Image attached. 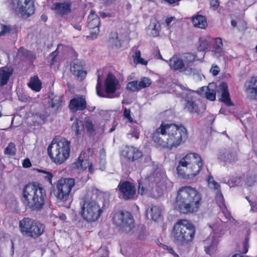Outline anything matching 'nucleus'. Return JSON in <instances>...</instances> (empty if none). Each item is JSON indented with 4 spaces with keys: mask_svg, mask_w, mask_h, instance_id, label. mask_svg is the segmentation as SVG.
<instances>
[{
    "mask_svg": "<svg viewBox=\"0 0 257 257\" xmlns=\"http://www.w3.org/2000/svg\"><path fill=\"white\" fill-rule=\"evenodd\" d=\"M154 142L164 148H177L188 139L187 129L182 125L162 123L152 135Z\"/></svg>",
    "mask_w": 257,
    "mask_h": 257,
    "instance_id": "nucleus-1",
    "label": "nucleus"
},
{
    "mask_svg": "<svg viewBox=\"0 0 257 257\" xmlns=\"http://www.w3.org/2000/svg\"><path fill=\"white\" fill-rule=\"evenodd\" d=\"M202 203L201 194L195 188L185 186L180 188L177 191L175 207L181 213L197 212Z\"/></svg>",
    "mask_w": 257,
    "mask_h": 257,
    "instance_id": "nucleus-2",
    "label": "nucleus"
},
{
    "mask_svg": "<svg viewBox=\"0 0 257 257\" xmlns=\"http://www.w3.org/2000/svg\"><path fill=\"white\" fill-rule=\"evenodd\" d=\"M46 198L45 189L37 182L29 183L23 188V202L27 207L33 210L41 209L45 203Z\"/></svg>",
    "mask_w": 257,
    "mask_h": 257,
    "instance_id": "nucleus-3",
    "label": "nucleus"
},
{
    "mask_svg": "<svg viewBox=\"0 0 257 257\" xmlns=\"http://www.w3.org/2000/svg\"><path fill=\"white\" fill-rule=\"evenodd\" d=\"M203 165V161L199 154L190 153L179 161L177 173L184 179L191 178L200 172Z\"/></svg>",
    "mask_w": 257,
    "mask_h": 257,
    "instance_id": "nucleus-4",
    "label": "nucleus"
},
{
    "mask_svg": "<svg viewBox=\"0 0 257 257\" xmlns=\"http://www.w3.org/2000/svg\"><path fill=\"white\" fill-rule=\"evenodd\" d=\"M195 233L194 226L186 219L178 221L174 226L172 236L174 242L182 245L191 241Z\"/></svg>",
    "mask_w": 257,
    "mask_h": 257,
    "instance_id": "nucleus-5",
    "label": "nucleus"
},
{
    "mask_svg": "<svg viewBox=\"0 0 257 257\" xmlns=\"http://www.w3.org/2000/svg\"><path fill=\"white\" fill-rule=\"evenodd\" d=\"M48 154L51 160L57 165L64 163L70 153V142L65 139L56 142L54 140L48 146Z\"/></svg>",
    "mask_w": 257,
    "mask_h": 257,
    "instance_id": "nucleus-6",
    "label": "nucleus"
},
{
    "mask_svg": "<svg viewBox=\"0 0 257 257\" xmlns=\"http://www.w3.org/2000/svg\"><path fill=\"white\" fill-rule=\"evenodd\" d=\"M75 185V180L73 178H61L56 184V196L58 200L65 203L64 206L67 208L70 207L71 198L70 192Z\"/></svg>",
    "mask_w": 257,
    "mask_h": 257,
    "instance_id": "nucleus-7",
    "label": "nucleus"
},
{
    "mask_svg": "<svg viewBox=\"0 0 257 257\" xmlns=\"http://www.w3.org/2000/svg\"><path fill=\"white\" fill-rule=\"evenodd\" d=\"M176 95L185 100L184 109L191 113H198L199 108L196 102L195 92L181 84L176 83Z\"/></svg>",
    "mask_w": 257,
    "mask_h": 257,
    "instance_id": "nucleus-8",
    "label": "nucleus"
},
{
    "mask_svg": "<svg viewBox=\"0 0 257 257\" xmlns=\"http://www.w3.org/2000/svg\"><path fill=\"white\" fill-rule=\"evenodd\" d=\"M81 215L85 220L93 222L100 217L101 210L96 201L86 198L81 203Z\"/></svg>",
    "mask_w": 257,
    "mask_h": 257,
    "instance_id": "nucleus-9",
    "label": "nucleus"
},
{
    "mask_svg": "<svg viewBox=\"0 0 257 257\" xmlns=\"http://www.w3.org/2000/svg\"><path fill=\"white\" fill-rule=\"evenodd\" d=\"M19 227L23 234L33 238L40 236L45 229L44 224L29 218H24L21 220Z\"/></svg>",
    "mask_w": 257,
    "mask_h": 257,
    "instance_id": "nucleus-10",
    "label": "nucleus"
},
{
    "mask_svg": "<svg viewBox=\"0 0 257 257\" xmlns=\"http://www.w3.org/2000/svg\"><path fill=\"white\" fill-rule=\"evenodd\" d=\"M114 223L119 227V231L124 233H129L135 227L133 216L127 211H120L115 214Z\"/></svg>",
    "mask_w": 257,
    "mask_h": 257,
    "instance_id": "nucleus-11",
    "label": "nucleus"
},
{
    "mask_svg": "<svg viewBox=\"0 0 257 257\" xmlns=\"http://www.w3.org/2000/svg\"><path fill=\"white\" fill-rule=\"evenodd\" d=\"M13 9L18 15L24 19H27L35 12L33 0H12Z\"/></svg>",
    "mask_w": 257,
    "mask_h": 257,
    "instance_id": "nucleus-12",
    "label": "nucleus"
},
{
    "mask_svg": "<svg viewBox=\"0 0 257 257\" xmlns=\"http://www.w3.org/2000/svg\"><path fill=\"white\" fill-rule=\"evenodd\" d=\"M117 188L120 193V196L125 200L133 199L136 193V189L134 184L127 181L120 182Z\"/></svg>",
    "mask_w": 257,
    "mask_h": 257,
    "instance_id": "nucleus-13",
    "label": "nucleus"
},
{
    "mask_svg": "<svg viewBox=\"0 0 257 257\" xmlns=\"http://www.w3.org/2000/svg\"><path fill=\"white\" fill-rule=\"evenodd\" d=\"M184 64L185 68L182 70V72L186 75H194L199 73V71L195 68L191 67V64L196 60L197 56L195 54L190 53H186L181 56Z\"/></svg>",
    "mask_w": 257,
    "mask_h": 257,
    "instance_id": "nucleus-14",
    "label": "nucleus"
},
{
    "mask_svg": "<svg viewBox=\"0 0 257 257\" xmlns=\"http://www.w3.org/2000/svg\"><path fill=\"white\" fill-rule=\"evenodd\" d=\"M100 21L98 15L91 10L87 19V27L91 30L92 38H95L99 33Z\"/></svg>",
    "mask_w": 257,
    "mask_h": 257,
    "instance_id": "nucleus-15",
    "label": "nucleus"
},
{
    "mask_svg": "<svg viewBox=\"0 0 257 257\" xmlns=\"http://www.w3.org/2000/svg\"><path fill=\"white\" fill-rule=\"evenodd\" d=\"M121 155L127 161L131 162H134L143 157L142 152L133 146H125L121 151Z\"/></svg>",
    "mask_w": 257,
    "mask_h": 257,
    "instance_id": "nucleus-16",
    "label": "nucleus"
},
{
    "mask_svg": "<svg viewBox=\"0 0 257 257\" xmlns=\"http://www.w3.org/2000/svg\"><path fill=\"white\" fill-rule=\"evenodd\" d=\"M120 87V85L118 80L113 74L109 73L105 81L106 92L108 94H112L119 89Z\"/></svg>",
    "mask_w": 257,
    "mask_h": 257,
    "instance_id": "nucleus-17",
    "label": "nucleus"
},
{
    "mask_svg": "<svg viewBox=\"0 0 257 257\" xmlns=\"http://www.w3.org/2000/svg\"><path fill=\"white\" fill-rule=\"evenodd\" d=\"M245 92L250 100L257 101V77H252L245 84Z\"/></svg>",
    "mask_w": 257,
    "mask_h": 257,
    "instance_id": "nucleus-18",
    "label": "nucleus"
},
{
    "mask_svg": "<svg viewBox=\"0 0 257 257\" xmlns=\"http://www.w3.org/2000/svg\"><path fill=\"white\" fill-rule=\"evenodd\" d=\"M207 181L209 187L211 189H213L216 191L215 199L218 205L220 207L225 206L223 197L220 189V185L215 181L211 176L208 177Z\"/></svg>",
    "mask_w": 257,
    "mask_h": 257,
    "instance_id": "nucleus-19",
    "label": "nucleus"
},
{
    "mask_svg": "<svg viewBox=\"0 0 257 257\" xmlns=\"http://www.w3.org/2000/svg\"><path fill=\"white\" fill-rule=\"evenodd\" d=\"M86 101L83 96H77L70 100L69 107L73 112L83 110L86 108Z\"/></svg>",
    "mask_w": 257,
    "mask_h": 257,
    "instance_id": "nucleus-20",
    "label": "nucleus"
},
{
    "mask_svg": "<svg viewBox=\"0 0 257 257\" xmlns=\"http://www.w3.org/2000/svg\"><path fill=\"white\" fill-rule=\"evenodd\" d=\"M218 242V239L214 235H210L204 240L203 243L206 253L209 255L213 253L216 250Z\"/></svg>",
    "mask_w": 257,
    "mask_h": 257,
    "instance_id": "nucleus-21",
    "label": "nucleus"
},
{
    "mask_svg": "<svg viewBox=\"0 0 257 257\" xmlns=\"http://www.w3.org/2000/svg\"><path fill=\"white\" fill-rule=\"evenodd\" d=\"M218 91L221 94L220 100L227 106L233 105L230 98L227 84L224 82H221L218 86Z\"/></svg>",
    "mask_w": 257,
    "mask_h": 257,
    "instance_id": "nucleus-22",
    "label": "nucleus"
},
{
    "mask_svg": "<svg viewBox=\"0 0 257 257\" xmlns=\"http://www.w3.org/2000/svg\"><path fill=\"white\" fill-rule=\"evenodd\" d=\"M83 65V62L77 60L73 62L70 67L71 72L76 75L80 81H82L86 75V72L82 70Z\"/></svg>",
    "mask_w": 257,
    "mask_h": 257,
    "instance_id": "nucleus-23",
    "label": "nucleus"
},
{
    "mask_svg": "<svg viewBox=\"0 0 257 257\" xmlns=\"http://www.w3.org/2000/svg\"><path fill=\"white\" fill-rule=\"evenodd\" d=\"M171 69L174 70H182L185 68V64L181 56L175 55L168 62Z\"/></svg>",
    "mask_w": 257,
    "mask_h": 257,
    "instance_id": "nucleus-24",
    "label": "nucleus"
},
{
    "mask_svg": "<svg viewBox=\"0 0 257 257\" xmlns=\"http://www.w3.org/2000/svg\"><path fill=\"white\" fill-rule=\"evenodd\" d=\"M218 157L221 161L227 163H232L237 160L236 152L230 150H221Z\"/></svg>",
    "mask_w": 257,
    "mask_h": 257,
    "instance_id": "nucleus-25",
    "label": "nucleus"
},
{
    "mask_svg": "<svg viewBox=\"0 0 257 257\" xmlns=\"http://www.w3.org/2000/svg\"><path fill=\"white\" fill-rule=\"evenodd\" d=\"M166 178L165 173L163 171L156 170L145 179V182L150 181L152 183L157 184L164 181Z\"/></svg>",
    "mask_w": 257,
    "mask_h": 257,
    "instance_id": "nucleus-26",
    "label": "nucleus"
},
{
    "mask_svg": "<svg viewBox=\"0 0 257 257\" xmlns=\"http://www.w3.org/2000/svg\"><path fill=\"white\" fill-rule=\"evenodd\" d=\"M49 103L54 110H58L62 106V97L60 95H55L53 92L49 94Z\"/></svg>",
    "mask_w": 257,
    "mask_h": 257,
    "instance_id": "nucleus-27",
    "label": "nucleus"
},
{
    "mask_svg": "<svg viewBox=\"0 0 257 257\" xmlns=\"http://www.w3.org/2000/svg\"><path fill=\"white\" fill-rule=\"evenodd\" d=\"M13 69L8 67L0 68V85L4 86L7 84L10 77L13 74Z\"/></svg>",
    "mask_w": 257,
    "mask_h": 257,
    "instance_id": "nucleus-28",
    "label": "nucleus"
},
{
    "mask_svg": "<svg viewBox=\"0 0 257 257\" xmlns=\"http://www.w3.org/2000/svg\"><path fill=\"white\" fill-rule=\"evenodd\" d=\"M90 162L88 159H83L81 156H79L77 161L72 164L71 167L73 169L84 171L90 165Z\"/></svg>",
    "mask_w": 257,
    "mask_h": 257,
    "instance_id": "nucleus-29",
    "label": "nucleus"
},
{
    "mask_svg": "<svg viewBox=\"0 0 257 257\" xmlns=\"http://www.w3.org/2000/svg\"><path fill=\"white\" fill-rule=\"evenodd\" d=\"M147 216L154 221H158L162 218L161 209L160 207L154 206L146 210Z\"/></svg>",
    "mask_w": 257,
    "mask_h": 257,
    "instance_id": "nucleus-30",
    "label": "nucleus"
},
{
    "mask_svg": "<svg viewBox=\"0 0 257 257\" xmlns=\"http://www.w3.org/2000/svg\"><path fill=\"white\" fill-rule=\"evenodd\" d=\"M215 86L214 83H210L207 87H201L199 91H204L206 98L210 100L213 101L216 98V93L213 90Z\"/></svg>",
    "mask_w": 257,
    "mask_h": 257,
    "instance_id": "nucleus-31",
    "label": "nucleus"
},
{
    "mask_svg": "<svg viewBox=\"0 0 257 257\" xmlns=\"http://www.w3.org/2000/svg\"><path fill=\"white\" fill-rule=\"evenodd\" d=\"M192 21L194 27L200 29H205L207 26L206 19L202 15H199L193 17Z\"/></svg>",
    "mask_w": 257,
    "mask_h": 257,
    "instance_id": "nucleus-32",
    "label": "nucleus"
},
{
    "mask_svg": "<svg viewBox=\"0 0 257 257\" xmlns=\"http://www.w3.org/2000/svg\"><path fill=\"white\" fill-rule=\"evenodd\" d=\"M55 10L58 15L63 16L70 12V5L68 3H59L55 6Z\"/></svg>",
    "mask_w": 257,
    "mask_h": 257,
    "instance_id": "nucleus-33",
    "label": "nucleus"
},
{
    "mask_svg": "<svg viewBox=\"0 0 257 257\" xmlns=\"http://www.w3.org/2000/svg\"><path fill=\"white\" fill-rule=\"evenodd\" d=\"M71 129L75 132L76 136H78L84 130L83 122L82 121L76 119L72 124Z\"/></svg>",
    "mask_w": 257,
    "mask_h": 257,
    "instance_id": "nucleus-34",
    "label": "nucleus"
},
{
    "mask_svg": "<svg viewBox=\"0 0 257 257\" xmlns=\"http://www.w3.org/2000/svg\"><path fill=\"white\" fill-rule=\"evenodd\" d=\"M29 86L32 90L38 92L41 89V82L38 77H34L31 79Z\"/></svg>",
    "mask_w": 257,
    "mask_h": 257,
    "instance_id": "nucleus-35",
    "label": "nucleus"
},
{
    "mask_svg": "<svg viewBox=\"0 0 257 257\" xmlns=\"http://www.w3.org/2000/svg\"><path fill=\"white\" fill-rule=\"evenodd\" d=\"M160 25L156 21L152 22L149 26V30H151L150 35L153 37L157 36L159 34Z\"/></svg>",
    "mask_w": 257,
    "mask_h": 257,
    "instance_id": "nucleus-36",
    "label": "nucleus"
},
{
    "mask_svg": "<svg viewBox=\"0 0 257 257\" xmlns=\"http://www.w3.org/2000/svg\"><path fill=\"white\" fill-rule=\"evenodd\" d=\"M84 130L85 129L90 135L95 134V129L92 121L88 118H85L83 122Z\"/></svg>",
    "mask_w": 257,
    "mask_h": 257,
    "instance_id": "nucleus-37",
    "label": "nucleus"
},
{
    "mask_svg": "<svg viewBox=\"0 0 257 257\" xmlns=\"http://www.w3.org/2000/svg\"><path fill=\"white\" fill-rule=\"evenodd\" d=\"M213 56L219 60L225 61V51L222 48H213L212 50Z\"/></svg>",
    "mask_w": 257,
    "mask_h": 257,
    "instance_id": "nucleus-38",
    "label": "nucleus"
},
{
    "mask_svg": "<svg viewBox=\"0 0 257 257\" xmlns=\"http://www.w3.org/2000/svg\"><path fill=\"white\" fill-rule=\"evenodd\" d=\"M109 42L112 46L116 47H119L121 46L120 40L118 38V34L115 32L111 33Z\"/></svg>",
    "mask_w": 257,
    "mask_h": 257,
    "instance_id": "nucleus-39",
    "label": "nucleus"
},
{
    "mask_svg": "<svg viewBox=\"0 0 257 257\" xmlns=\"http://www.w3.org/2000/svg\"><path fill=\"white\" fill-rule=\"evenodd\" d=\"M126 88L127 90L132 91H138L141 89L139 82L137 81H132L127 83Z\"/></svg>",
    "mask_w": 257,
    "mask_h": 257,
    "instance_id": "nucleus-40",
    "label": "nucleus"
},
{
    "mask_svg": "<svg viewBox=\"0 0 257 257\" xmlns=\"http://www.w3.org/2000/svg\"><path fill=\"white\" fill-rule=\"evenodd\" d=\"M5 154L10 156H14L16 153L15 145L13 143H10L4 151Z\"/></svg>",
    "mask_w": 257,
    "mask_h": 257,
    "instance_id": "nucleus-41",
    "label": "nucleus"
},
{
    "mask_svg": "<svg viewBox=\"0 0 257 257\" xmlns=\"http://www.w3.org/2000/svg\"><path fill=\"white\" fill-rule=\"evenodd\" d=\"M141 89L149 86L151 84V80L148 77H144L139 82Z\"/></svg>",
    "mask_w": 257,
    "mask_h": 257,
    "instance_id": "nucleus-42",
    "label": "nucleus"
},
{
    "mask_svg": "<svg viewBox=\"0 0 257 257\" xmlns=\"http://www.w3.org/2000/svg\"><path fill=\"white\" fill-rule=\"evenodd\" d=\"M1 31L0 32V36L9 35L12 29L10 26L5 25L4 24H1Z\"/></svg>",
    "mask_w": 257,
    "mask_h": 257,
    "instance_id": "nucleus-43",
    "label": "nucleus"
},
{
    "mask_svg": "<svg viewBox=\"0 0 257 257\" xmlns=\"http://www.w3.org/2000/svg\"><path fill=\"white\" fill-rule=\"evenodd\" d=\"M101 86V82L100 79V75L98 74L97 75V83L96 87V92L98 95L101 96V97H105L104 95H103V93L101 92L100 90V88Z\"/></svg>",
    "mask_w": 257,
    "mask_h": 257,
    "instance_id": "nucleus-44",
    "label": "nucleus"
},
{
    "mask_svg": "<svg viewBox=\"0 0 257 257\" xmlns=\"http://www.w3.org/2000/svg\"><path fill=\"white\" fill-rule=\"evenodd\" d=\"M223 207V208L222 209V212L226 218L228 220V221H230V222L234 221V219L231 216L230 212L226 208L225 206Z\"/></svg>",
    "mask_w": 257,
    "mask_h": 257,
    "instance_id": "nucleus-45",
    "label": "nucleus"
},
{
    "mask_svg": "<svg viewBox=\"0 0 257 257\" xmlns=\"http://www.w3.org/2000/svg\"><path fill=\"white\" fill-rule=\"evenodd\" d=\"M223 42L220 38H216L214 39V44L213 48H223Z\"/></svg>",
    "mask_w": 257,
    "mask_h": 257,
    "instance_id": "nucleus-46",
    "label": "nucleus"
},
{
    "mask_svg": "<svg viewBox=\"0 0 257 257\" xmlns=\"http://www.w3.org/2000/svg\"><path fill=\"white\" fill-rule=\"evenodd\" d=\"M208 44L206 40H200L198 49L200 51H204L208 48Z\"/></svg>",
    "mask_w": 257,
    "mask_h": 257,
    "instance_id": "nucleus-47",
    "label": "nucleus"
},
{
    "mask_svg": "<svg viewBox=\"0 0 257 257\" xmlns=\"http://www.w3.org/2000/svg\"><path fill=\"white\" fill-rule=\"evenodd\" d=\"M123 115L129 122H133V119L131 116V110L130 109H127L126 107L124 108Z\"/></svg>",
    "mask_w": 257,
    "mask_h": 257,
    "instance_id": "nucleus-48",
    "label": "nucleus"
},
{
    "mask_svg": "<svg viewBox=\"0 0 257 257\" xmlns=\"http://www.w3.org/2000/svg\"><path fill=\"white\" fill-rule=\"evenodd\" d=\"M210 72L213 76H216L220 72V68L217 65H213L210 70Z\"/></svg>",
    "mask_w": 257,
    "mask_h": 257,
    "instance_id": "nucleus-49",
    "label": "nucleus"
},
{
    "mask_svg": "<svg viewBox=\"0 0 257 257\" xmlns=\"http://www.w3.org/2000/svg\"><path fill=\"white\" fill-rule=\"evenodd\" d=\"M147 191V189L143 185V184L139 182V185H138V192L139 193L141 194V195H143L145 193H146Z\"/></svg>",
    "mask_w": 257,
    "mask_h": 257,
    "instance_id": "nucleus-50",
    "label": "nucleus"
},
{
    "mask_svg": "<svg viewBox=\"0 0 257 257\" xmlns=\"http://www.w3.org/2000/svg\"><path fill=\"white\" fill-rule=\"evenodd\" d=\"M248 238H246L245 240L243 242V248L242 250V252L243 253H246L248 251Z\"/></svg>",
    "mask_w": 257,
    "mask_h": 257,
    "instance_id": "nucleus-51",
    "label": "nucleus"
},
{
    "mask_svg": "<svg viewBox=\"0 0 257 257\" xmlns=\"http://www.w3.org/2000/svg\"><path fill=\"white\" fill-rule=\"evenodd\" d=\"M57 55H58V53L56 52V51H55L50 54V55L49 56V58L51 59L50 64L51 65H53L54 64V63L56 62V58Z\"/></svg>",
    "mask_w": 257,
    "mask_h": 257,
    "instance_id": "nucleus-52",
    "label": "nucleus"
},
{
    "mask_svg": "<svg viewBox=\"0 0 257 257\" xmlns=\"http://www.w3.org/2000/svg\"><path fill=\"white\" fill-rule=\"evenodd\" d=\"M210 6L211 7L213 8L214 10L217 9L219 6L218 0H211Z\"/></svg>",
    "mask_w": 257,
    "mask_h": 257,
    "instance_id": "nucleus-53",
    "label": "nucleus"
},
{
    "mask_svg": "<svg viewBox=\"0 0 257 257\" xmlns=\"http://www.w3.org/2000/svg\"><path fill=\"white\" fill-rule=\"evenodd\" d=\"M43 172L46 174L45 176V178L47 179V180L51 184H52V179L53 177V175L50 172L46 171H43Z\"/></svg>",
    "mask_w": 257,
    "mask_h": 257,
    "instance_id": "nucleus-54",
    "label": "nucleus"
},
{
    "mask_svg": "<svg viewBox=\"0 0 257 257\" xmlns=\"http://www.w3.org/2000/svg\"><path fill=\"white\" fill-rule=\"evenodd\" d=\"M254 182L255 181L253 180V179L252 177H249L246 179L245 184L247 186L250 187L253 185Z\"/></svg>",
    "mask_w": 257,
    "mask_h": 257,
    "instance_id": "nucleus-55",
    "label": "nucleus"
},
{
    "mask_svg": "<svg viewBox=\"0 0 257 257\" xmlns=\"http://www.w3.org/2000/svg\"><path fill=\"white\" fill-rule=\"evenodd\" d=\"M105 151L103 149H102L100 151V160H101V162H103V164L104 163H105Z\"/></svg>",
    "mask_w": 257,
    "mask_h": 257,
    "instance_id": "nucleus-56",
    "label": "nucleus"
},
{
    "mask_svg": "<svg viewBox=\"0 0 257 257\" xmlns=\"http://www.w3.org/2000/svg\"><path fill=\"white\" fill-rule=\"evenodd\" d=\"M23 166L25 168H28L31 166V163L29 159H26L24 160Z\"/></svg>",
    "mask_w": 257,
    "mask_h": 257,
    "instance_id": "nucleus-57",
    "label": "nucleus"
},
{
    "mask_svg": "<svg viewBox=\"0 0 257 257\" xmlns=\"http://www.w3.org/2000/svg\"><path fill=\"white\" fill-rule=\"evenodd\" d=\"M176 19L175 17H171L170 18H168L165 20V23L167 26H169L173 21H174Z\"/></svg>",
    "mask_w": 257,
    "mask_h": 257,
    "instance_id": "nucleus-58",
    "label": "nucleus"
},
{
    "mask_svg": "<svg viewBox=\"0 0 257 257\" xmlns=\"http://www.w3.org/2000/svg\"><path fill=\"white\" fill-rule=\"evenodd\" d=\"M141 58V52L140 50H137L135 52V55L134 56V61L136 62Z\"/></svg>",
    "mask_w": 257,
    "mask_h": 257,
    "instance_id": "nucleus-59",
    "label": "nucleus"
},
{
    "mask_svg": "<svg viewBox=\"0 0 257 257\" xmlns=\"http://www.w3.org/2000/svg\"><path fill=\"white\" fill-rule=\"evenodd\" d=\"M137 63H140L143 65H147V62L141 57L136 61Z\"/></svg>",
    "mask_w": 257,
    "mask_h": 257,
    "instance_id": "nucleus-60",
    "label": "nucleus"
},
{
    "mask_svg": "<svg viewBox=\"0 0 257 257\" xmlns=\"http://www.w3.org/2000/svg\"><path fill=\"white\" fill-rule=\"evenodd\" d=\"M100 16L102 17V18H105L106 17H111V15L109 13H105L104 12H100Z\"/></svg>",
    "mask_w": 257,
    "mask_h": 257,
    "instance_id": "nucleus-61",
    "label": "nucleus"
},
{
    "mask_svg": "<svg viewBox=\"0 0 257 257\" xmlns=\"http://www.w3.org/2000/svg\"><path fill=\"white\" fill-rule=\"evenodd\" d=\"M164 248L165 249H167L170 253L172 254L174 253V250H173V249L169 246L165 245Z\"/></svg>",
    "mask_w": 257,
    "mask_h": 257,
    "instance_id": "nucleus-62",
    "label": "nucleus"
},
{
    "mask_svg": "<svg viewBox=\"0 0 257 257\" xmlns=\"http://www.w3.org/2000/svg\"><path fill=\"white\" fill-rule=\"evenodd\" d=\"M87 168H88V171L90 173H91V174L93 173L94 170L92 166V164L91 162L90 163V165H89V166H88Z\"/></svg>",
    "mask_w": 257,
    "mask_h": 257,
    "instance_id": "nucleus-63",
    "label": "nucleus"
},
{
    "mask_svg": "<svg viewBox=\"0 0 257 257\" xmlns=\"http://www.w3.org/2000/svg\"><path fill=\"white\" fill-rule=\"evenodd\" d=\"M73 27L77 30L80 31L81 30V26L78 24L73 25Z\"/></svg>",
    "mask_w": 257,
    "mask_h": 257,
    "instance_id": "nucleus-64",
    "label": "nucleus"
}]
</instances>
